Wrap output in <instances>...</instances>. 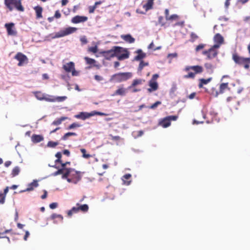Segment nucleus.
Returning <instances> with one entry per match:
<instances>
[{
    "instance_id": "2eb2a0df",
    "label": "nucleus",
    "mask_w": 250,
    "mask_h": 250,
    "mask_svg": "<svg viewBox=\"0 0 250 250\" xmlns=\"http://www.w3.org/2000/svg\"><path fill=\"white\" fill-rule=\"evenodd\" d=\"M213 40L216 43L215 44H219L220 47L223 43L224 38L219 33H217L214 36Z\"/></svg>"
},
{
    "instance_id": "338daca9",
    "label": "nucleus",
    "mask_w": 250,
    "mask_h": 250,
    "mask_svg": "<svg viewBox=\"0 0 250 250\" xmlns=\"http://www.w3.org/2000/svg\"><path fill=\"white\" fill-rule=\"evenodd\" d=\"M230 5V2L229 0H226L225 2V7L226 9H228Z\"/></svg>"
},
{
    "instance_id": "3c124183",
    "label": "nucleus",
    "mask_w": 250,
    "mask_h": 250,
    "mask_svg": "<svg viewBox=\"0 0 250 250\" xmlns=\"http://www.w3.org/2000/svg\"><path fill=\"white\" fill-rule=\"evenodd\" d=\"M195 76V74L192 72L189 73L188 75H185V78H193Z\"/></svg>"
},
{
    "instance_id": "0eeeda50",
    "label": "nucleus",
    "mask_w": 250,
    "mask_h": 250,
    "mask_svg": "<svg viewBox=\"0 0 250 250\" xmlns=\"http://www.w3.org/2000/svg\"><path fill=\"white\" fill-rule=\"evenodd\" d=\"M15 58L19 61V62L18 65L20 66L23 65L27 62V58L26 56L22 54L21 53H17V54L15 56Z\"/></svg>"
},
{
    "instance_id": "a18cd8bd",
    "label": "nucleus",
    "mask_w": 250,
    "mask_h": 250,
    "mask_svg": "<svg viewBox=\"0 0 250 250\" xmlns=\"http://www.w3.org/2000/svg\"><path fill=\"white\" fill-rule=\"evenodd\" d=\"M81 126V125L77 124V123H73L71 125H70L68 127V129H73L75 127H80Z\"/></svg>"
},
{
    "instance_id": "c85d7f7f",
    "label": "nucleus",
    "mask_w": 250,
    "mask_h": 250,
    "mask_svg": "<svg viewBox=\"0 0 250 250\" xmlns=\"http://www.w3.org/2000/svg\"><path fill=\"white\" fill-rule=\"evenodd\" d=\"M79 211L78 206L73 207L71 209L69 210L67 212V215L68 216H71L73 213H77Z\"/></svg>"
},
{
    "instance_id": "dca6fc26",
    "label": "nucleus",
    "mask_w": 250,
    "mask_h": 250,
    "mask_svg": "<svg viewBox=\"0 0 250 250\" xmlns=\"http://www.w3.org/2000/svg\"><path fill=\"white\" fill-rule=\"evenodd\" d=\"M149 86L150 87V88L147 89L149 92L156 91L158 88V83L156 81H149Z\"/></svg>"
},
{
    "instance_id": "cd10ccee",
    "label": "nucleus",
    "mask_w": 250,
    "mask_h": 250,
    "mask_svg": "<svg viewBox=\"0 0 250 250\" xmlns=\"http://www.w3.org/2000/svg\"><path fill=\"white\" fill-rule=\"evenodd\" d=\"M131 177V175L130 174H126L123 176L122 180L125 184L128 185L130 184L131 181H128V180H129Z\"/></svg>"
},
{
    "instance_id": "20e7f679",
    "label": "nucleus",
    "mask_w": 250,
    "mask_h": 250,
    "mask_svg": "<svg viewBox=\"0 0 250 250\" xmlns=\"http://www.w3.org/2000/svg\"><path fill=\"white\" fill-rule=\"evenodd\" d=\"M124 50V48L119 46H114L111 49L107 51H104L102 52L103 56L106 59L109 60L110 58L115 56L116 54L121 53Z\"/></svg>"
},
{
    "instance_id": "4be33fe9",
    "label": "nucleus",
    "mask_w": 250,
    "mask_h": 250,
    "mask_svg": "<svg viewBox=\"0 0 250 250\" xmlns=\"http://www.w3.org/2000/svg\"><path fill=\"white\" fill-rule=\"evenodd\" d=\"M51 219L54 220V223H57V221L56 220V219H58V221L59 222H62L63 221V217L61 215L57 214L55 213L52 214L50 217Z\"/></svg>"
},
{
    "instance_id": "2f4dec72",
    "label": "nucleus",
    "mask_w": 250,
    "mask_h": 250,
    "mask_svg": "<svg viewBox=\"0 0 250 250\" xmlns=\"http://www.w3.org/2000/svg\"><path fill=\"white\" fill-rule=\"evenodd\" d=\"M153 0H148L147 3L144 5L143 7L145 8L146 11L151 9Z\"/></svg>"
},
{
    "instance_id": "79ce46f5",
    "label": "nucleus",
    "mask_w": 250,
    "mask_h": 250,
    "mask_svg": "<svg viewBox=\"0 0 250 250\" xmlns=\"http://www.w3.org/2000/svg\"><path fill=\"white\" fill-rule=\"evenodd\" d=\"M84 59L86 61V62L89 64H94L96 62V61L95 60L89 58L88 57H85Z\"/></svg>"
},
{
    "instance_id": "37998d69",
    "label": "nucleus",
    "mask_w": 250,
    "mask_h": 250,
    "mask_svg": "<svg viewBox=\"0 0 250 250\" xmlns=\"http://www.w3.org/2000/svg\"><path fill=\"white\" fill-rule=\"evenodd\" d=\"M190 37H191L190 42H194L198 38V36L193 32L191 33Z\"/></svg>"
},
{
    "instance_id": "ea45409f",
    "label": "nucleus",
    "mask_w": 250,
    "mask_h": 250,
    "mask_svg": "<svg viewBox=\"0 0 250 250\" xmlns=\"http://www.w3.org/2000/svg\"><path fill=\"white\" fill-rule=\"evenodd\" d=\"M148 65V62H145L143 61H141L139 64L138 70L139 71H141L144 66H147Z\"/></svg>"
},
{
    "instance_id": "bb28decb",
    "label": "nucleus",
    "mask_w": 250,
    "mask_h": 250,
    "mask_svg": "<svg viewBox=\"0 0 250 250\" xmlns=\"http://www.w3.org/2000/svg\"><path fill=\"white\" fill-rule=\"evenodd\" d=\"M126 93V90L124 88H121L117 89L115 93L113 94V96L116 95H119L121 96H125Z\"/></svg>"
},
{
    "instance_id": "6ab92c4d",
    "label": "nucleus",
    "mask_w": 250,
    "mask_h": 250,
    "mask_svg": "<svg viewBox=\"0 0 250 250\" xmlns=\"http://www.w3.org/2000/svg\"><path fill=\"white\" fill-rule=\"evenodd\" d=\"M136 53H137L138 55L134 58V60L135 61H141L146 57V54L143 52L142 50L140 49H138L136 51Z\"/></svg>"
},
{
    "instance_id": "c03bdc74",
    "label": "nucleus",
    "mask_w": 250,
    "mask_h": 250,
    "mask_svg": "<svg viewBox=\"0 0 250 250\" xmlns=\"http://www.w3.org/2000/svg\"><path fill=\"white\" fill-rule=\"evenodd\" d=\"M48 97H46L45 96L44 97L43 100L47 102H54V97H52L50 96H48Z\"/></svg>"
},
{
    "instance_id": "58836bf2",
    "label": "nucleus",
    "mask_w": 250,
    "mask_h": 250,
    "mask_svg": "<svg viewBox=\"0 0 250 250\" xmlns=\"http://www.w3.org/2000/svg\"><path fill=\"white\" fill-rule=\"evenodd\" d=\"M228 83H222L220 86V93H223L225 89L228 88Z\"/></svg>"
},
{
    "instance_id": "4c0bfd02",
    "label": "nucleus",
    "mask_w": 250,
    "mask_h": 250,
    "mask_svg": "<svg viewBox=\"0 0 250 250\" xmlns=\"http://www.w3.org/2000/svg\"><path fill=\"white\" fill-rule=\"evenodd\" d=\"M77 134L74 132H68L65 133L64 136L62 137V139L63 140H66L68 139V138L71 136H76Z\"/></svg>"
},
{
    "instance_id": "09e8293b",
    "label": "nucleus",
    "mask_w": 250,
    "mask_h": 250,
    "mask_svg": "<svg viewBox=\"0 0 250 250\" xmlns=\"http://www.w3.org/2000/svg\"><path fill=\"white\" fill-rule=\"evenodd\" d=\"M111 138V139L113 141H119V140H122V139L119 136H113L112 135H109Z\"/></svg>"
},
{
    "instance_id": "680f3d73",
    "label": "nucleus",
    "mask_w": 250,
    "mask_h": 250,
    "mask_svg": "<svg viewBox=\"0 0 250 250\" xmlns=\"http://www.w3.org/2000/svg\"><path fill=\"white\" fill-rule=\"evenodd\" d=\"M71 72H72V75L73 76H77L79 74V72L75 70V68L73 69Z\"/></svg>"
},
{
    "instance_id": "f704fd0d",
    "label": "nucleus",
    "mask_w": 250,
    "mask_h": 250,
    "mask_svg": "<svg viewBox=\"0 0 250 250\" xmlns=\"http://www.w3.org/2000/svg\"><path fill=\"white\" fill-rule=\"evenodd\" d=\"M203 67L201 66H192V70L195 71V73H199L202 72L203 71Z\"/></svg>"
},
{
    "instance_id": "e2e57ef3",
    "label": "nucleus",
    "mask_w": 250,
    "mask_h": 250,
    "mask_svg": "<svg viewBox=\"0 0 250 250\" xmlns=\"http://www.w3.org/2000/svg\"><path fill=\"white\" fill-rule=\"evenodd\" d=\"M158 77H159V75L158 74H154L152 76V77L150 81H156V80H157V79Z\"/></svg>"
},
{
    "instance_id": "7c9ffc66",
    "label": "nucleus",
    "mask_w": 250,
    "mask_h": 250,
    "mask_svg": "<svg viewBox=\"0 0 250 250\" xmlns=\"http://www.w3.org/2000/svg\"><path fill=\"white\" fill-rule=\"evenodd\" d=\"M211 78H209L207 79H200V83L199 84V87H202L203 84H207L211 80Z\"/></svg>"
},
{
    "instance_id": "bf43d9fd",
    "label": "nucleus",
    "mask_w": 250,
    "mask_h": 250,
    "mask_svg": "<svg viewBox=\"0 0 250 250\" xmlns=\"http://www.w3.org/2000/svg\"><path fill=\"white\" fill-rule=\"evenodd\" d=\"M177 17H178V16L177 15H175V14L172 15L168 17H167V20H172Z\"/></svg>"
},
{
    "instance_id": "f257e3e1",
    "label": "nucleus",
    "mask_w": 250,
    "mask_h": 250,
    "mask_svg": "<svg viewBox=\"0 0 250 250\" xmlns=\"http://www.w3.org/2000/svg\"><path fill=\"white\" fill-rule=\"evenodd\" d=\"M62 178H66L68 182L77 184L82 178L81 172L72 168H67Z\"/></svg>"
},
{
    "instance_id": "a211bd4d",
    "label": "nucleus",
    "mask_w": 250,
    "mask_h": 250,
    "mask_svg": "<svg viewBox=\"0 0 250 250\" xmlns=\"http://www.w3.org/2000/svg\"><path fill=\"white\" fill-rule=\"evenodd\" d=\"M74 63L72 62H70L64 64L62 67L64 70L67 72H71L73 69H74Z\"/></svg>"
},
{
    "instance_id": "603ef678",
    "label": "nucleus",
    "mask_w": 250,
    "mask_h": 250,
    "mask_svg": "<svg viewBox=\"0 0 250 250\" xmlns=\"http://www.w3.org/2000/svg\"><path fill=\"white\" fill-rule=\"evenodd\" d=\"M167 118H168V119L169 120V122H170L171 120L176 121L178 117L177 116H167Z\"/></svg>"
},
{
    "instance_id": "4d7b16f0",
    "label": "nucleus",
    "mask_w": 250,
    "mask_h": 250,
    "mask_svg": "<svg viewBox=\"0 0 250 250\" xmlns=\"http://www.w3.org/2000/svg\"><path fill=\"white\" fill-rule=\"evenodd\" d=\"M94 78L96 81L99 82L103 81L104 79L102 76L97 75L94 76Z\"/></svg>"
},
{
    "instance_id": "f03ea898",
    "label": "nucleus",
    "mask_w": 250,
    "mask_h": 250,
    "mask_svg": "<svg viewBox=\"0 0 250 250\" xmlns=\"http://www.w3.org/2000/svg\"><path fill=\"white\" fill-rule=\"evenodd\" d=\"M132 77V74L131 72L118 73L113 75L109 80V81L115 83H121L129 79Z\"/></svg>"
},
{
    "instance_id": "49530a36",
    "label": "nucleus",
    "mask_w": 250,
    "mask_h": 250,
    "mask_svg": "<svg viewBox=\"0 0 250 250\" xmlns=\"http://www.w3.org/2000/svg\"><path fill=\"white\" fill-rule=\"evenodd\" d=\"M88 50L90 52H91L93 53H96L98 51L97 46L95 45V46H92L89 48Z\"/></svg>"
},
{
    "instance_id": "393cba45",
    "label": "nucleus",
    "mask_w": 250,
    "mask_h": 250,
    "mask_svg": "<svg viewBox=\"0 0 250 250\" xmlns=\"http://www.w3.org/2000/svg\"><path fill=\"white\" fill-rule=\"evenodd\" d=\"M9 191V187H6L3 191V193H2V195H3L1 199H0V204H4L5 202V198L6 194H7Z\"/></svg>"
},
{
    "instance_id": "69168bd1",
    "label": "nucleus",
    "mask_w": 250,
    "mask_h": 250,
    "mask_svg": "<svg viewBox=\"0 0 250 250\" xmlns=\"http://www.w3.org/2000/svg\"><path fill=\"white\" fill-rule=\"evenodd\" d=\"M81 41L83 43L85 44L87 43V39L85 37H83L81 38Z\"/></svg>"
},
{
    "instance_id": "a878e982",
    "label": "nucleus",
    "mask_w": 250,
    "mask_h": 250,
    "mask_svg": "<svg viewBox=\"0 0 250 250\" xmlns=\"http://www.w3.org/2000/svg\"><path fill=\"white\" fill-rule=\"evenodd\" d=\"M34 9L36 13V16L38 19H40L42 17V8L39 6H36Z\"/></svg>"
},
{
    "instance_id": "052dcab7",
    "label": "nucleus",
    "mask_w": 250,
    "mask_h": 250,
    "mask_svg": "<svg viewBox=\"0 0 250 250\" xmlns=\"http://www.w3.org/2000/svg\"><path fill=\"white\" fill-rule=\"evenodd\" d=\"M61 15L59 12V10H57L56 12H55V15H54V18H56L57 19H59L61 17Z\"/></svg>"
},
{
    "instance_id": "473e14b6",
    "label": "nucleus",
    "mask_w": 250,
    "mask_h": 250,
    "mask_svg": "<svg viewBox=\"0 0 250 250\" xmlns=\"http://www.w3.org/2000/svg\"><path fill=\"white\" fill-rule=\"evenodd\" d=\"M20 171V169L18 167H15L12 170L11 175L12 177H15L18 175Z\"/></svg>"
},
{
    "instance_id": "a19ab883",
    "label": "nucleus",
    "mask_w": 250,
    "mask_h": 250,
    "mask_svg": "<svg viewBox=\"0 0 250 250\" xmlns=\"http://www.w3.org/2000/svg\"><path fill=\"white\" fill-rule=\"evenodd\" d=\"M58 143L57 142H53V141H49L47 143V146L50 147H55L56 146L58 145Z\"/></svg>"
},
{
    "instance_id": "7ed1b4c3",
    "label": "nucleus",
    "mask_w": 250,
    "mask_h": 250,
    "mask_svg": "<svg viewBox=\"0 0 250 250\" xmlns=\"http://www.w3.org/2000/svg\"><path fill=\"white\" fill-rule=\"evenodd\" d=\"M4 3L10 11H12L13 10V6L18 11H24V8L21 5V0H4Z\"/></svg>"
},
{
    "instance_id": "5701e85b",
    "label": "nucleus",
    "mask_w": 250,
    "mask_h": 250,
    "mask_svg": "<svg viewBox=\"0 0 250 250\" xmlns=\"http://www.w3.org/2000/svg\"><path fill=\"white\" fill-rule=\"evenodd\" d=\"M76 206L78 207L79 211L86 212L88 210L89 207L87 204L81 205L77 203Z\"/></svg>"
},
{
    "instance_id": "864d4df0",
    "label": "nucleus",
    "mask_w": 250,
    "mask_h": 250,
    "mask_svg": "<svg viewBox=\"0 0 250 250\" xmlns=\"http://www.w3.org/2000/svg\"><path fill=\"white\" fill-rule=\"evenodd\" d=\"M178 54L177 53H170L167 55V58H177Z\"/></svg>"
},
{
    "instance_id": "6e6d98bb",
    "label": "nucleus",
    "mask_w": 250,
    "mask_h": 250,
    "mask_svg": "<svg viewBox=\"0 0 250 250\" xmlns=\"http://www.w3.org/2000/svg\"><path fill=\"white\" fill-rule=\"evenodd\" d=\"M58 206V203H52L49 205V207L51 209H54L56 208Z\"/></svg>"
},
{
    "instance_id": "e433bc0d",
    "label": "nucleus",
    "mask_w": 250,
    "mask_h": 250,
    "mask_svg": "<svg viewBox=\"0 0 250 250\" xmlns=\"http://www.w3.org/2000/svg\"><path fill=\"white\" fill-rule=\"evenodd\" d=\"M205 67L209 72H212L214 69V66L210 63H206L205 64Z\"/></svg>"
},
{
    "instance_id": "b1692460",
    "label": "nucleus",
    "mask_w": 250,
    "mask_h": 250,
    "mask_svg": "<svg viewBox=\"0 0 250 250\" xmlns=\"http://www.w3.org/2000/svg\"><path fill=\"white\" fill-rule=\"evenodd\" d=\"M145 82V80H144L143 79H141L134 80L133 81L131 85L128 87V89H130L132 87H134L137 85L142 84L143 83V82Z\"/></svg>"
},
{
    "instance_id": "1a4fd4ad",
    "label": "nucleus",
    "mask_w": 250,
    "mask_h": 250,
    "mask_svg": "<svg viewBox=\"0 0 250 250\" xmlns=\"http://www.w3.org/2000/svg\"><path fill=\"white\" fill-rule=\"evenodd\" d=\"M232 59L236 63L242 64L248 61H250V58H245L238 56L236 54L234 53L232 55Z\"/></svg>"
},
{
    "instance_id": "5fc2aeb1",
    "label": "nucleus",
    "mask_w": 250,
    "mask_h": 250,
    "mask_svg": "<svg viewBox=\"0 0 250 250\" xmlns=\"http://www.w3.org/2000/svg\"><path fill=\"white\" fill-rule=\"evenodd\" d=\"M205 46V45L204 44H200L197 46L196 47V51H199L200 50L203 49Z\"/></svg>"
},
{
    "instance_id": "423d86ee",
    "label": "nucleus",
    "mask_w": 250,
    "mask_h": 250,
    "mask_svg": "<svg viewBox=\"0 0 250 250\" xmlns=\"http://www.w3.org/2000/svg\"><path fill=\"white\" fill-rule=\"evenodd\" d=\"M76 30V28L69 27L65 28L64 30H61L59 32L56 33L54 36H52L51 38L52 39H56L63 37L74 33Z\"/></svg>"
},
{
    "instance_id": "c9c22d12",
    "label": "nucleus",
    "mask_w": 250,
    "mask_h": 250,
    "mask_svg": "<svg viewBox=\"0 0 250 250\" xmlns=\"http://www.w3.org/2000/svg\"><path fill=\"white\" fill-rule=\"evenodd\" d=\"M67 99L66 96H57L54 97V102H62L64 101H65Z\"/></svg>"
},
{
    "instance_id": "72a5a7b5",
    "label": "nucleus",
    "mask_w": 250,
    "mask_h": 250,
    "mask_svg": "<svg viewBox=\"0 0 250 250\" xmlns=\"http://www.w3.org/2000/svg\"><path fill=\"white\" fill-rule=\"evenodd\" d=\"M36 98L40 101L43 100L45 95L41 92H36L35 93Z\"/></svg>"
},
{
    "instance_id": "de8ad7c7",
    "label": "nucleus",
    "mask_w": 250,
    "mask_h": 250,
    "mask_svg": "<svg viewBox=\"0 0 250 250\" xmlns=\"http://www.w3.org/2000/svg\"><path fill=\"white\" fill-rule=\"evenodd\" d=\"M161 104V102L160 101H157L154 104H152L150 106V108L151 109H155L159 105H160Z\"/></svg>"
},
{
    "instance_id": "9b49d317",
    "label": "nucleus",
    "mask_w": 250,
    "mask_h": 250,
    "mask_svg": "<svg viewBox=\"0 0 250 250\" xmlns=\"http://www.w3.org/2000/svg\"><path fill=\"white\" fill-rule=\"evenodd\" d=\"M94 114L93 113H87L84 112H80L79 114L75 115V117L77 119H80L83 120L89 118V117L94 116Z\"/></svg>"
},
{
    "instance_id": "6e6552de",
    "label": "nucleus",
    "mask_w": 250,
    "mask_h": 250,
    "mask_svg": "<svg viewBox=\"0 0 250 250\" xmlns=\"http://www.w3.org/2000/svg\"><path fill=\"white\" fill-rule=\"evenodd\" d=\"M14 24L13 22L6 23L5 27L7 29L8 34L11 36H16L17 35V31L14 27Z\"/></svg>"
},
{
    "instance_id": "ddd939ff",
    "label": "nucleus",
    "mask_w": 250,
    "mask_h": 250,
    "mask_svg": "<svg viewBox=\"0 0 250 250\" xmlns=\"http://www.w3.org/2000/svg\"><path fill=\"white\" fill-rule=\"evenodd\" d=\"M122 52H123V53L121 54L118 53L115 55V56L117 57L118 59L120 61L126 59L129 57V52L126 49L124 48V50Z\"/></svg>"
},
{
    "instance_id": "9d476101",
    "label": "nucleus",
    "mask_w": 250,
    "mask_h": 250,
    "mask_svg": "<svg viewBox=\"0 0 250 250\" xmlns=\"http://www.w3.org/2000/svg\"><path fill=\"white\" fill-rule=\"evenodd\" d=\"M62 157H58V159L57 160H55V163H56V164L57 165L58 163H61V165H62V168L59 169L57 171H56L55 172V175H58V174H62V176L64 175V173L65 172V170H66L67 168H65L64 167V166H65V165L67 164H69L70 163L69 162H66L65 163H62V162L61 161V158Z\"/></svg>"
},
{
    "instance_id": "412c9836",
    "label": "nucleus",
    "mask_w": 250,
    "mask_h": 250,
    "mask_svg": "<svg viewBox=\"0 0 250 250\" xmlns=\"http://www.w3.org/2000/svg\"><path fill=\"white\" fill-rule=\"evenodd\" d=\"M31 140L34 143H38L43 140V137L40 135L34 134L31 137Z\"/></svg>"
},
{
    "instance_id": "8fccbe9b",
    "label": "nucleus",
    "mask_w": 250,
    "mask_h": 250,
    "mask_svg": "<svg viewBox=\"0 0 250 250\" xmlns=\"http://www.w3.org/2000/svg\"><path fill=\"white\" fill-rule=\"evenodd\" d=\"M79 150L82 153V156H91L90 155L86 153V151L84 148H81Z\"/></svg>"
},
{
    "instance_id": "f3484780",
    "label": "nucleus",
    "mask_w": 250,
    "mask_h": 250,
    "mask_svg": "<svg viewBox=\"0 0 250 250\" xmlns=\"http://www.w3.org/2000/svg\"><path fill=\"white\" fill-rule=\"evenodd\" d=\"M39 184L38 183V182L37 181H33L32 183H30L28 185V187L27 188H26L24 190H23L21 191V192H26V191H32L35 188H36L38 186Z\"/></svg>"
},
{
    "instance_id": "774afa93",
    "label": "nucleus",
    "mask_w": 250,
    "mask_h": 250,
    "mask_svg": "<svg viewBox=\"0 0 250 250\" xmlns=\"http://www.w3.org/2000/svg\"><path fill=\"white\" fill-rule=\"evenodd\" d=\"M29 234H30L29 232L27 230H26L25 231V235L24 236V240L25 241L27 240V239L28 237V236H29Z\"/></svg>"
},
{
    "instance_id": "39448f33",
    "label": "nucleus",
    "mask_w": 250,
    "mask_h": 250,
    "mask_svg": "<svg viewBox=\"0 0 250 250\" xmlns=\"http://www.w3.org/2000/svg\"><path fill=\"white\" fill-rule=\"evenodd\" d=\"M219 48V44H214L208 50L203 52V54L207 56V59L211 60L216 57L218 54L217 49Z\"/></svg>"
},
{
    "instance_id": "c756f323",
    "label": "nucleus",
    "mask_w": 250,
    "mask_h": 250,
    "mask_svg": "<svg viewBox=\"0 0 250 250\" xmlns=\"http://www.w3.org/2000/svg\"><path fill=\"white\" fill-rule=\"evenodd\" d=\"M66 119H67V117H62L60 119H58L54 121H53V123H52V125H59L62 123V121H64Z\"/></svg>"
},
{
    "instance_id": "f8f14e48",
    "label": "nucleus",
    "mask_w": 250,
    "mask_h": 250,
    "mask_svg": "<svg viewBox=\"0 0 250 250\" xmlns=\"http://www.w3.org/2000/svg\"><path fill=\"white\" fill-rule=\"evenodd\" d=\"M87 19V17L85 16H76L72 19L71 22L73 23H78L85 22Z\"/></svg>"
},
{
    "instance_id": "aec40b11",
    "label": "nucleus",
    "mask_w": 250,
    "mask_h": 250,
    "mask_svg": "<svg viewBox=\"0 0 250 250\" xmlns=\"http://www.w3.org/2000/svg\"><path fill=\"white\" fill-rule=\"evenodd\" d=\"M159 125L164 128H166L170 125V122H169V120L168 119V118L166 117L161 121H159Z\"/></svg>"
},
{
    "instance_id": "13d9d810",
    "label": "nucleus",
    "mask_w": 250,
    "mask_h": 250,
    "mask_svg": "<svg viewBox=\"0 0 250 250\" xmlns=\"http://www.w3.org/2000/svg\"><path fill=\"white\" fill-rule=\"evenodd\" d=\"M96 8V7L94 5L89 6V12L90 13H93Z\"/></svg>"
},
{
    "instance_id": "4468645a",
    "label": "nucleus",
    "mask_w": 250,
    "mask_h": 250,
    "mask_svg": "<svg viewBox=\"0 0 250 250\" xmlns=\"http://www.w3.org/2000/svg\"><path fill=\"white\" fill-rule=\"evenodd\" d=\"M121 38L126 42L129 43H134L135 40L130 34L122 35Z\"/></svg>"
},
{
    "instance_id": "0e129e2a",
    "label": "nucleus",
    "mask_w": 250,
    "mask_h": 250,
    "mask_svg": "<svg viewBox=\"0 0 250 250\" xmlns=\"http://www.w3.org/2000/svg\"><path fill=\"white\" fill-rule=\"evenodd\" d=\"M62 154L63 155H69L70 154V152L67 149H65V150H63L62 151Z\"/></svg>"
}]
</instances>
